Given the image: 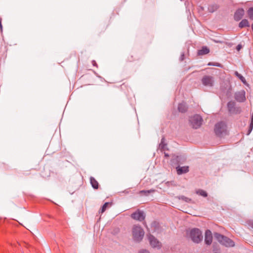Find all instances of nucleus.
Returning a JSON list of instances; mask_svg holds the SVG:
<instances>
[{
    "instance_id": "obj_30",
    "label": "nucleus",
    "mask_w": 253,
    "mask_h": 253,
    "mask_svg": "<svg viewBox=\"0 0 253 253\" xmlns=\"http://www.w3.org/2000/svg\"><path fill=\"white\" fill-rule=\"evenodd\" d=\"M124 85H125L124 84H122L121 86L122 87Z\"/></svg>"
},
{
    "instance_id": "obj_12",
    "label": "nucleus",
    "mask_w": 253,
    "mask_h": 253,
    "mask_svg": "<svg viewBox=\"0 0 253 253\" xmlns=\"http://www.w3.org/2000/svg\"><path fill=\"white\" fill-rule=\"evenodd\" d=\"M176 169L177 173L178 175L185 173L189 171V167H188V166H183V167L178 166V167H176Z\"/></svg>"
},
{
    "instance_id": "obj_19",
    "label": "nucleus",
    "mask_w": 253,
    "mask_h": 253,
    "mask_svg": "<svg viewBox=\"0 0 253 253\" xmlns=\"http://www.w3.org/2000/svg\"><path fill=\"white\" fill-rule=\"evenodd\" d=\"M253 114H252V116L249 129L248 132L247 133L248 135H249L251 132V131L253 129Z\"/></svg>"
},
{
    "instance_id": "obj_26",
    "label": "nucleus",
    "mask_w": 253,
    "mask_h": 253,
    "mask_svg": "<svg viewBox=\"0 0 253 253\" xmlns=\"http://www.w3.org/2000/svg\"><path fill=\"white\" fill-rule=\"evenodd\" d=\"M92 64L93 66L97 67V64L95 60L92 61Z\"/></svg>"
},
{
    "instance_id": "obj_25",
    "label": "nucleus",
    "mask_w": 253,
    "mask_h": 253,
    "mask_svg": "<svg viewBox=\"0 0 253 253\" xmlns=\"http://www.w3.org/2000/svg\"><path fill=\"white\" fill-rule=\"evenodd\" d=\"M208 65L209 66H214L217 67H221V65L219 63H212V62H209L208 64Z\"/></svg>"
},
{
    "instance_id": "obj_29",
    "label": "nucleus",
    "mask_w": 253,
    "mask_h": 253,
    "mask_svg": "<svg viewBox=\"0 0 253 253\" xmlns=\"http://www.w3.org/2000/svg\"><path fill=\"white\" fill-rule=\"evenodd\" d=\"M241 45H238L237 46V50H239L240 49V48H241Z\"/></svg>"
},
{
    "instance_id": "obj_17",
    "label": "nucleus",
    "mask_w": 253,
    "mask_h": 253,
    "mask_svg": "<svg viewBox=\"0 0 253 253\" xmlns=\"http://www.w3.org/2000/svg\"><path fill=\"white\" fill-rule=\"evenodd\" d=\"M235 75L240 79V80L243 82V83L246 85L247 84V82L245 79V78L242 76L241 74H240L238 72L236 71L235 72Z\"/></svg>"
},
{
    "instance_id": "obj_13",
    "label": "nucleus",
    "mask_w": 253,
    "mask_h": 253,
    "mask_svg": "<svg viewBox=\"0 0 253 253\" xmlns=\"http://www.w3.org/2000/svg\"><path fill=\"white\" fill-rule=\"evenodd\" d=\"M210 52V49L207 46H203L201 49L198 51V55H203L207 54Z\"/></svg>"
},
{
    "instance_id": "obj_2",
    "label": "nucleus",
    "mask_w": 253,
    "mask_h": 253,
    "mask_svg": "<svg viewBox=\"0 0 253 253\" xmlns=\"http://www.w3.org/2000/svg\"><path fill=\"white\" fill-rule=\"evenodd\" d=\"M214 237L219 243L226 247H232L235 245L234 242L232 240L220 234L215 233Z\"/></svg>"
},
{
    "instance_id": "obj_11",
    "label": "nucleus",
    "mask_w": 253,
    "mask_h": 253,
    "mask_svg": "<svg viewBox=\"0 0 253 253\" xmlns=\"http://www.w3.org/2000/svg\"><path fill=\"white\" fill-rule=\"evenodd\" d=\"M245 11L243 8H239L236 10L234 14V19L236 21H239L243 17Z\"/></svg>"
},
{
    "instance_id": "obj_20",
    "label": "nucleus",
    "mask_w": 253,
    "mask_h": 253,
    "mask_svg": "<svg viewBox=\"0 0 253 253\" xmlns=\"http://www.w3.org/2000/svg\"><path fill=\"white\" fill-rule=\"evenodd\" d=\"M248 14L249 18L253 20V7H251L248 9Z\"/></svg>"
},
{
    "instance_id": "obj_18",
    "label": "nucleus",
    "mask_w": 253,
    "mask_h": 253,
    "mask_svg": "<svg viewBox=\"0 0 253 253\" xmlns=\"http://www.w3.org/2000/svg\"><path fill=\"white\" fill-rule=\"evenodd\" d=\"M196 193V194L201 195L204 197H206L208 196L207 192L202 189H199L197 190Z\"/></svg>"
},
{
    "instance_id": "obj_10",
    "label": "nucleus",
    "mask_w": 253,
    "mask_h": 253,
    "mask_svg": "<svg viewBox=\"0 0 253 253\" xmlns=\"http://www.w3.org/2000/svg\"><path fill=\"white\" fill-rule=\"evenodd\" d=\"M212 241V235L210 230H206L205 232V242L207 245H211Z\"/></svg>"
},
{
    "instance_id": "obj_8",
    "label": "nucleus",
    "mask_w": 253,
    "mask_h": 253,
    "mask_svg": "<svg viewBox=\"0 0 253 253\" xmlns=\"http://www.w3.org/2000/svg\"><path fill=\"white\" fill-rule=\"evenodd\" d=\"M131 217L134 219L141 221L144 219L145 215L143 211L138 210L137 211L132 213Z\"/></svg>"
},
{
    "instance_id": "obj_7",
    "label": "nucleus",
    "mask_w": 253,
    "mask_h": 253,
    "mask_svg": "<svg viewBox=\"0 0 253 253\" xmlns=\"http://www.w3.org/2000/svg\"><path fill=\"white\" fill-rule=\"evenodd\" d=\"M148 238L150 244L152 247L158 248H160L161 247V243L157 239H156L155 237L151 235H149L148 236Z\"/></svg>"
},
{
    "instance_id": "obj_4",
    "label": "nucleus",
    "mask_w": 253,
    "mask_h": 253,
    "mask_svg": "<svg viewBox=\"0 0 253 253\" xmlns=\"http://www.w3.org/2000/svg\"><path fill=\"white\" fill-rule=\"evenodd\" d=\"M189 235L191 240L195 243H198L203 239L202 232L198 228H193L190 231Z\"/></svg>"
},
{
    "instance_id": "obj_31",
    "label": "nucleus",
    "mask_w": 253,
    "mask_h": 253,
    "mask_svg": "<svg viewBox=\"0 0 253 253\" xmlns=\"http://www.w3.org/2000/svg\"><path fill=\"white\" fill-rule=\"evenodd\" d=\"M165 156L168 157V154H165Z\"/></svg>"
},
{
    "instance_id": "obj_3",
    "label": "nucleus",
    "mask_w": 253,
    "mask_h": 253,
    "mask_svg": "<svg viewBox=\"0 0 253 253\" xmlns=\"http://www.w3.org/2000/svg\"><path fill=\"white\" fill-rule=\"evenodd\" d=\"M144 235L143 229L139 226L135 225L132 228V236L133 240L136 242L142 240Z\"/></svg>"
},
{
    "instance_id": "obj_1",
    "label": "nucleus",
    "mask_w": 253,
    "mask_h": 253,
    "mask_svg": "<svg viewBox=\"0 0 253 253\" xmlns=\"http://www.w3.org/2000/svg\"><path fill=\"white\" fill-rule=\"evenodd\" d=\"M214 132L218 136L227 134L228 132L226 124L223 122L217 123L214 126Z\"/></svg>"
},
{
    "instance_id": "obj_14",
    "label": "nucleus",
    "mask_w": 253,
    "mask_h": 253,
    "mask_svg": "<svg viewBox=\"0 0 253 253\" xmlns=\"http://www.w3.org/2000/svg\"><path fill=\"white\" fill-rule=\"evenodd\" d=\"M90 182L92 187L95 189L98 188L99 184L97 181L93 177L91 176L90 177Z\"/></svg>"
},
{
    "instance_id": "obj_32",
    "label": "nucleus",
    "mask_w": 253,
    "mask_h": 253,
    "mask_svg": "<svg viewBox=\"0 0 253 253\" xmlns=\"http://www.w3.org/2000/svg\"><path fill=\"white\" fill-rule=\"evenodd\" d=\"M185 199H186V200L188 199V198H185Z\"/></svg>"
},
{
    "instance_id": "obj_6",
    "label": "nucleus",
    "mask_w": 253,
    "mask_h": 253,
    "mask_svg": "<svg viewBox=\"0 0 253 253\" xmlns=\"http://www.w3.org/2000/svg\"><path fill=\"white\" fill-rule=\"evenodd\" d=\"M201 82L204 86L212 87L214 84V78L210 75L204 76L201 80Z\"/></svg>"
},
{
    "instance_id": "obj_22",
    "label": "nucleus",
    "mask_w": 253,
    "mask_h": 253,
    "mask_svg": "<svg viewBox=\"0 0 253 253\" xmlns=\"http://www.w3.org/2000/svg\"><path fill=\"white\" fill-rule=\"evenodd\" d=\"M166 146V144H165V138H163L161 140V142L160 144V147L161 149L163 150H165V146Z\"/></svg>"
},
{
    "instance_id": "obj_23",
    "label": "nucleus",
    "mask_w": 253,
    "mask_h": 253,
    "mask_svg": "<svg viewBox=\"0 0 253 253\" xmlns=\"http://www.w3.org/2000/svg\"><path fill=\"white\" fill-rule=\"evenodd\" d=\"M109 203H108V202H106L103 205V206L101 208V211H100V212L101 213H103L106 210V208L107 207H108V206L109 205Z\"/></svg>"
},
{
    "instance_id": "obj_28",
    "label": "nucleus",
    "mask_w": 253,
    "mask_h": 253,
    "mask_svg": "<svg viewBox=\"0 0 253 253\" xmlns=\"http://www.w3.org/2000/svg\"><path fill=\"white\" fill-rule=\"evenodd\" d=\"M140 253H149L148 251L146 250H143L141 252H140Z\"/></svg>"
},
{
    "instance_id": "obj_24",
    "label": "nucleus",
    "mask_w": 253,
    "mask_h": 253,
    "mask_svg": "<svg viewBox=\"0 0 253 253\" xmlns=\"http://www.w3.org/2000/svg\"><path fill=\"white\" fill-rule=\"evenodd\" d=\"M154 190H142L140 191V193L141 194H144L145 195H147L148 194L152 192H154Z\"/></svg>"
},
{
    "instance_id": "obj_21",
    "label": "nucleus",
    "mask_w": 253,
    "mask_h": 253,
    "mask_svg": "<svg viewBox=\"0 0 253 253\" xmlns=\"http://www.w3.org/2000/svg\"><path fill=\"white\" fill-rule=\"evenodd\" d=\"M234 106V102L230 101L228 103L227 107L230 112H233L232 108Z\"/></svg>"
},
{
    "instance_id": "obj_9",
    "label": "nucleus",
    "mask_w": 253,
    "mask_h": 253,
    "mask_svg": "<svg viewBox=\"0 0 253 253\" xmlns=\"http://www.w3.org/2000/svg\"><path fill=\"white\" fill-rule=\"evenodd\" d=\"M245 94L246 92L244 90L236 92L235 95V99L240 102L245 101L246 100Z\"/></svg>"
},
{
    "instance_id": "obj_27",
    "label": "nucleus",
    "mask_w": 253,
    "mask_h": 253,
    "mask_svg": "<svg viewBox=\"0 0 253 253\" xmlns=\"http://www.w3.org/2000/svg\"><path fill=\"white\" fill-rule=\"evenodd\" d=\"M0 30L2 31V26L1 24V19L0 18Z\"/></svg>"
},
{
    "instance_id": "obj_15",
    "label": "nucleus",
    "mask_w": 253,
    "mask_h": 253,
    "mask_svg": "<svg viewBox=\"0 0 253 253\" xmlns=\"http://www.w3.org/2000/svg\"><path fill=\"white\" fill-rule=\"evenodd\" d=\"M178 109L179 112L181 113H184L187 110V106H186L185 103H181L179 104Z\"/></svg>"
},
{
    "instance_id": "obj_5",
    "label": "nucleus",
    "mask_w": 253,
    "mask_h": 253,
    "mask_svg": "<svg viewBox=\"0 0 253 253\" xmlns=\"http://www.w3.org/2000/svg\"><path fill=\"white\" fill-rule=\"evenodd\" d=\"M189 122L191 126L196 129L201 126L203 119L200 115H195L190 118Z\"/></svg>"
},
{
    "instance_id": "obj_16",
    "label": "nucleus",
    "mask_w": 253,
    "mask_h": 253,
    "mask_svg": "<svg viewBox=\"0 0 253 253\" xmlns=\"http://www.w3.org/2000/svg\"><path fill=\"white\" fill-rule=\"evenodd\" d=\"M249 23L247 19H243L242 20L239 24V27L240 28H243L244 27H249Z\"/></svg>"
}]
</instances>
